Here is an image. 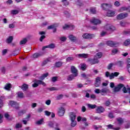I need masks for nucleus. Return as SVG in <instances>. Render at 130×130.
<instances>
[{"mask_svg": "<svg viewBox=\"0 0 130 130\" xmlns=\"http://www.w3.org/2000/svg\"><path fill=\"white\" fill-rule=\"evenodd\" d=\"M94 92L95 94H101L102 96H106L107 92H108V89L106 88H104L102 89L96 88L94 90Z\"/></svg>", "mask_w": 130, "mask_h": 130, "instance_id": "1", "label": "nucleus"}, {"mask_svg": "<svg viewBox=\"0 0 130 130\" xmlns=\"http://www.w3.org/2000/svg\"><path fill=\"white\" fill-rule=\"evenodd\" d=\"M70 119L71 120V126L75 127L77 125V121H76V114L74 112H71L70 115Z\"/></svg>", "mask_w": 130, "mask_h": 130, "instance_id": "2", "label": "nucleus"}, {"mask_svg": "<svg viewBox=\"0 0 130 130\" xmlns=\"http://www.w3.org/2000/svg\"><path fill=\"white\" fill-rule=\"evenodd\" d=\"M34 84L32 85V87L33 88H36L37 87H38L39 85H43V86H45L46 84L44 83V82L42 81V80H39L37 79H35L34 81Z\"/></svg>", "mask_w": 130, "mask_h": 130, "instance_id": "3", "label": "nucleus"}, {"mask_svg": "<svg viewBox=\"0 0 130 130\" xmlns=\"http://www.w3.org/2000/svg\"><path fill=\"white\" fill-rule=\"evenodd\" d=\"M101 8L104 11H108L109 9L112 8V5L110 4L103 3L101 4Z\"/></svg>", "mask_w": 130, "mask_h": 130, "instance_id": "4", "label": "nucleus"}, {"mask_svg": "<svg viewBox=\"0 0 130 130\" xmlns=\"http://www.w3.org/2000/svg\"><path fill=\"white\" fill-rule=\"evenodd\" d=\"M107 44L108 46H110L111 47H117L118 46H119V43L113 42L112 41H108L107 42Z\"/></svg>", "mask_w": 130, "mask_h": 130, "instance_id": "5", "label": "nucleus"}, {"mask_svg": "<svg viewBox=\"0 0 130 130\" xmlns=\"http://www.w3.org/2000/svg\"><path fill=\"white\" fill-rule=\"evenodd\" d=\"M9 104L12 107H13V108H15V109H19V104L18 103H17V102H16V101H9Z\"/></svg>", "mask_w": 130, "mask_h": 130, "instance_id": "6", "label": "nucleus"}, {"mask_svg": "<svg viewBox=\"0 0 130 130\" xmlns=\"http://www.w3.org/2000/svg\"><path fill=\"white\" fill-rule=\"evenodd\" d=\"M90 22L91 24H92L93 25H100V24H101L102 23V21L100 19L95 18L90 19Z\"/></svg>", "mask_w": 130, "mask_h": 130, "instance_id": "7", "label": "nucleus"}, {"mask_svg": "<svg viewBox=\"0 0 130 130\" xmlns=\"http://www.w3.org/2000/svg\"><path fill=\"white\" fill-rule=\"evenodd\" d=\"M95 111L96 113H99L100 114H101V113H103V112L105 111V109L102 106H98L96 107Z\"/></svg>", "mask_w": 130, "mask_h": 130, "instance_id": "8", "label": "nucleus"}, {"mask_svg": "<svg viewBox=\"0 0 130 130\" xmlns=\"http://www.w3.org/2000/svg\"><path fill=\"white\" fill-rule=\"evenodd\" d=\"M82 37L85 39H92V38L95 37V35L91 34H84Z\"/></svg>", "mask_w": 130, "mask_h": 130, "instance_id": "9", "label": "nucleus"}, {"mask_svg": "<svg viewBox=\"0 0 130 130\" xmlns=\"http://www.w3.org/2000/svg\"><path fill=\"white\" fill-rule=\"evenodd\" d=\"M100 85H101V77H97L95 78L94 86L95 87H100Z\"/></svg>", "mask_w": 130, "mask_h": 130, "instance_id": "10", "label": "nucleus"}, {"mask_svg": "<svg viewBox=\"0 0 130 130\" xmlns=\"http://www.w3.org/2000/svg\"><path fill=\"white\" fill-rule=\"evenodd\" d=\"M71 72L73 75L78 77L79 73H78V70L75 67V66H72L71 67Z\"/></svg>", "mask_w": 130, "mask_h": 130, "instance_id": "11", "label": "nucleus"}, {"mask_svg": "<svg viewBox=\"0 0 130 130\" xmlns=\"http://www.w3.org/2000/svg\"><path fill=\"white\" fill-rule=\"evenodd\" d=\"M87 61L90 63V64H95L99 62V60L98 59L89 58L87 60Z\"/></svg>", "mask_w": 130, "mask_h": 130, "instance_id": "12", "label": "nucleus"}, {"mask_svg": "<svg viewBox=\"0 0 130 130\" xmlns=\"http://www.w3.org/2000/svg\"><path fill=\"white\" fill-rule=\"evenodd\" d=\"M105 29L108 31H113L114 30H115V27L113 25L107 24L105 26Z\"/></svg>", "mask_w": 130, "mask_h": 130, "instance_id": "13", "label": "nucleus"}, {"mask_svg": "<svg viewBox=\"0 0 130 130\" xmlns=\"http://www.w3.org/2000/svg\"><path fill=\"white\" fill-rule=\"evenodd\" d=\"M64 108L60 107L58 111V115L59 116H63L64 115Z\"/></svg>", "mask_w": 130, "mask_h": 130, "instance_id": "14", "label": "nucleus"}, {"mask_svg": "<svg viewBox=\"0 0 130 130\" xmlns=\"http://www.w3.org/2000/svg\"><path fill=\"white\" fill-rule=\"evenodd\" d=\"M123 87H124V85L122 84H118L117 86H116L114 88V92H118L120 91V89H121V88H123Z\"/></svg>", "mask_w": 130, "mask_h": 130, "instance_id": "15", "label": "nucleus"}, {"mask_svg": "<svg viewBox=\"0 0 130 130\" xmlns=\"http://www.w3.org/2000/svg\"><path fill=\"white\" fill-rule=\"evenodd\" d=\"M55 47V45L54 44H50L47 46H45L43 47L42 50H45L46 48H50L51 49H53Z\"/></svg>", "mask_w": 130, "mask_h": 130, "instance_id": "16", "label": "nucleus"}, {"mask_svg": "<svg viewBox=\"0 0 130 130\" xmlns=\"http://www.w3.org/2000/svg\"><path fill=\"white\" fill-rule=\"evenodd\" d=\"M77 56L79 58H88V57L89 56V54H85V53L78 54L77 55Z\"/></svg>", "mask_w": 130, "mask_h": 130, "instance_id": "17", "label": "nucleus"}, {"mask_svg": "<svg viewBox=\"0 0 130 130\" xmlns=\"http://www.w3.org/2000/svg\"><path fill=\"white\" fill-rule=\"evenodd\" d=\"M62 28L63 30H68V29H74L75 26L74 25H70L68 24H66L64 26H63Z\"/></svg>", "mask_w": 130, "mask_h": 130, "instance_id": "18", "label": "nucleus"}, {"mask_svg": "<svg viewBox=\"0 0 130 130\" xmlns=\"http://www.w3.org/2000/svg\"><path fill=\"white\" fill-rule=\"evenodd\" d=\"M44 54V53L43 52H40L39 53H36L34 54L33 57L34 58H38V57H40V56H42Z\"/></svg>", "mask_w": 130, "mask_h": 130, "instance_id": "19", "label": "nucleus"}, {"mask_svg": "<svg viewBox=\"0 0 130 130\" xmlns=\"http://www.w3.org/2000/svg\"><path fill=\"white\" fill-rule=\"evenodd\" d=\"M68 38L70 39V40H71V41H73V42H76V41L78 40V39H77V37H76V36L73 35H70Z\"/></svg>", "mask_w": 130, "mask_h": 130, "instance_id": "20", "label": "nucleus"}, {"mask_svg": "<svg viewBox=\"0 0 130 130\" xmlns=\"http://www.w3.org/2000/svg\"><path fill=\"white\" fill-rule=\"evenodd\" d=\"M119 75V73L118 72L112 73L110 75V80H112V79H114V77H117Z\"/></svg>", "mask_w": 130, "mask_h": 130, "instance_id": "21", "label": "nucleus"}, {"mask_svg": "<svg viewBox=\"0 0 130 130\" xmlns=\"http://www.w3.org/2000/svg\"><path fill=\"white\" fill-rule=\"evenodd\" d=\"M30 117H31V115L30 114H28V115H27V117L24 118V119L22 120V122L23 123V124H27V122L29 121V119H30Z\"/></svg>", "mask_w": 130, "mask_h": 130, "instance_id": "22", "label": "nucleus"}, {"mask_svg": "<svg viewBox=\"0 0 130 130\" xmlns=\"http://www.w3.org/2000/svg\"><path fill=\"white\" fill-rule=\"evenodd\" d=\"M115 14V12L113 11H108L107 13V17H113L114 15Z\"/></svg>", "mask_w": 130, "mask_h": 130, "instance_id": "23", "label": "nucleus"}, {"mask_svg": "<svg viewBox=\"0 0 130 130\" xmlns=\"http://www.w3.org/2000/svg\"><path fill=\"white\" fill-rule=\"evenodd\" d=\"M54 124H55L56 127H57V126H58V124L57 123H55V122L54 123L52 121H49L48 122V125L50 127H53V126L54 125Z\"/></svg>", "mask_w": 130, "mask_h": 130, "instance_id": "24", "label": "nucleus"}, {"mask_svg": "<svg viewBox=\"0 0 130 130\" xmlns=\"http://www.w3.org/2000/svg\"><path fill=\"white\" fill-rule=\"evenodd\" d=\"M87 106L88 109H95L97 107V105H92L91 104H87Z\"/></svg>", "mask_w": 130, "mask_h": 130, "instance_id": "25", "label": "nucleus"}, {"mask_svg": "<svg viewBox=\"0 0 130 130\" xmlns=\"http://www.w3.org/2000/svg\"><path fill=\"white\" fill-rule=\"evenodd\" d=\"M76 77L77 76H75L74 74H71L69 75L68 77L67 78V80L68 81H73V80H74V79H75V78H76Z\"/></svg>", "mask_w": 130, "mask_h": 130, "instance_id": "26", "label": "nucleus"}, {"mask_svg": "<svg viewBox=\"0 0 130 130\" xmlns=\"http://www.w3.org/2000/svg\"><path fill=\"white\" fill-rule=\"evenodd\" d=\"M120 12H123V11H128V12H130V7H121L120 9Z\"/></svg>", "mask_w": 130, "mask_h": 130, "instance_id": "27", "label": "nucleus"}, {"mask_svg": "<svg viewBox=\"0 0 130 130\" xmlns=\"http://www.w3.org/2000/svg\"><path fill=\"white\" fill-rule=\"evenodd\" d=\"M79 68L81 71H85L86 69H87V66L86 64H81L79 66Z\"/></svg>", "mask_w": 130, "mask_h": 130, "instance_id": "28", "label": "nucleus"}, {"mask_svg": "<svg viewBox=\"0 0 130 130\" xmlns=\"http://www.w3.org/2000/svg\"><path fill=\"white\" fill-rule=\"evenodd\" d=\"M87 121V118L84 117V118H82V117L81 116H78L77 117V121Z\"/></svg>", "mask_w": 130, "mask_h": 130, "instance_id": "29", "label": "nucleus"}, {"mask_svg": "<svg viewBox=\"0 0 130 130\" xmlns=\"http://www.w3.org/2000/svg\"><path fill=\"white\" fill-rule=\"evenodd\" d=\"M61 66H62V62H61V61H57L55 63V67H56V68H60Z\"/></svg>", "mask_w": 130, "mask_h": 130, "instance_id": "30", "label": "nucleus"}, {"mask_svg": "<svg viewBox=\"0 0 130 130\" xmlns=\"http://www.w3.org/2000/svg\"><path fill=\"white\" fill-rule=\"evenodd\" d=\"M17 96L19 98L23 99L24 98V93L22 91H19L17 93Z\"/></svg>", "mask_w": 130, "mask_h": 130, "instance_id": "31", "label": "nucleus"}, {"mask_svg": "<svg viewBox=\"0 0 130 130\" xmlns=\"http://www.w3.org/2000/svg\"><path fill=\"white\" fill-rule=\"evenodd\" d=\"M13 36H10L6 40V42L7 43H12V42L13 41Z\"/></svg>", "mask_w": 130, "mask_h": 130, "instance_id": "32", "label": "nucleus"}, {"mask_svg": "<svg viewBox=\"0 0 130 130\" xmlns=\"http://www.w3.org/2000/svg\"><path fill=\"white\" fill-rule=\"evenodd\" d=\"M48 76V73L44 74L43 75H42L40 77V80H41L42 81H43V80L44 79H45V78H46V77H47Z\"/></svg>", "mask_w": 130, "mask_h": 130, "instance_id": "33", "label": "nucleus"}, {"mask_svg": "<svg viewBox=\"0 0 130 130\" xmlns=\"http://www.w3.org/2000/svg\"><path fill=\"white\" fill-rule=\"evenodd\" d=\"M21 89L23 91H26L27 89H28V85L26 84H23V85L21 86Z\"/></svg>", "mask_w": 130, "mask_h": 130, "instance_id": "34", "label": "nucleus"}, {"mask_svg": "<svg viewBox=\"0 0 130 130\" xmlns=\"http://www.w3.org/2000/svg\"><path fill=\"white\" fill-rule=\"evenodd\" d=\"M117 121H118L119 124H122V123H123V119H122V118L119 117L117 118Z\"/></svg>", "mask_w": 130, "mask_h": 130, "instance_id": "35", "label": "nucleus"}, {"mask_svg": "<svg viewBox=\"0 0 130 130\" xmlns=\"http://www.w3.org/2000/svg\"><path fill=\"white\" fill-rule=\"evenodd\" d=\"M49 61H50V60L48 59H47L44 60L41 64L42 67H44V66H45V64H47V63H48V62H49Z\"/></svg>", "mask_w": 130, "mask_h": 130, "instance_id": "36", "label": "nucleus"}, {"mask_svg": "<svg viewBox=\"0 0 130 130\" xmlns=\"http://www.w3.org/2000/svg\"><path fill=\"white\" fill-rule=\"evenodd\" d=\"M128 16V14H127V13H122L119 14L117 17H127Z\"/></svg>", "mask_w": 130, "mask_h": 130, "instance_id": "37", "label": "nucleus"}, {"mask_svg": "<svg viewBox=\"0 0 130 130\" xmlns=\"http://www.w3.org/2000/svg\"><path fill=\"white\" fill-rule=\"evenodd\" d=\"M27 39L24 38L22 40H21L20 42V45H23V44H26L27 43Z\"/></svg>", "mask_w": 130, "mask_h": 130, "instance_id": "38", "label": "nucleus"}, {"mask_svg": "<svg viewBox=\"0 0 130 130\" xmlns=\"http://www.w3.org/2000/svg\"><path fill=\"white\" fill-rule=\"evenodd\" d=\"M63 97V94H61L56 96L55 99L56 100H60L61 99H62Z\"/></svg>", "mask_w": 130, "mask_h": 130, "instance_id": "39", "label": "nucleus"}, {"mask_svg": "<svg viewBox=\"0 0 130 130\" xmlns=\"http://www.w3.org/2000/svg\"><path fill=\"white\" fill-rule=\"evenodd\" d=\"M130 44V40L127 39L124 42V45L125 46H127V45H129Z\"/></svg>", "mask_w": 130, "mask_h": 130, "instance_id": "40", "label": "nucleus"}, {"mask_svg": "<svg viewBox=\"0 0 130 130\" xmlns=\"http://www.w3.org/2000/svg\"><path fill=\"white\" fill-rule=\"evenodd\" d=\"M90 12L91 14H96V8H91L90 9Z\"/></svg>", "mask_w": 130, "mask_h": 130, "instance_id": "41", "label": "nucleus"}, {"mask_svg": "<svg viewBox=\"0 0 130 130\" xmlns=\"http://www.w3.org/2000/svg\"><path fill=\"white\" fill-rule=\"evenodd\" d=\"M107 128V129H114V127H113V125L110 124L109 125H106Z\"/></svg>", "mask_w": 130, "mask_h": 130, "instance_id": "42", "label": "nucleus"}, {"mask_svg": "<svg viewBox=\"0 0 130 130\" xmlns=\"http://www.w3.org/2000/svg\"><path fill=\"white\" fill-rule=\"evenodd\" d=\"M95 57L96 58H101L102 57V52H99L96 54Z\"/></svg>", "mask_w": 130, "mask_h": 130, "instance_id": "43", "label": "nucleus"}, {"mask_svg": "<svg viewBox=\"0 0 130 130\" xmlns=\"http://www.w3.org/2000/svg\"><path fill=\"white\" fill-rule=\"evenodd\" d=\"M47 90H49V91H57L58 89L57 88H56L55 87H51V88H47Z\"/></svg>", "mask_w": 130, "mask_h": 130, "instance_id": "44", "label": "nucleus"}, {"mask_svg": "<svg viewBox=\"0 0 130 130\" xmlns=\"http://www.w3.org/2000/svg\"><path fill=\"white\" fill-rule=\"evenodd\" d=\"M5 89L6 90H10L11 89V84L8 83L5 85Z\"/></svg>", "mask_w": 130, "mask_h": 130, "instance_id": "45", "label": "nucleus"}, {"mask_svg": "<svg viewBox=\"0 0 130 130\" xmlns=\"http://www.w3.org/2000/svg\"><path fill=\"white\" fill-rule=\"evenodd\" d=\"M18 13H19V10H14L11 11V14H12V15H17V14H18Z\"/></svg>", "mask_w": 130, "mask_h": 130, "instance_id": "46", "label": "nucleus"}, {"mask_svg": "<svg viewBox=\"0 0 130 130\" xmlns=\"http://www.w3.org/2000/svg\"><path fill=\"white\" fill-rule=\"evenodd\" d=\"M92 127L93 128H94V129H98V128H101L102 127V126L101 125L97 126L96 125H93Z\"/></svg>", "mask_w": 130, "mask_h": 130, "instance_id": "47", "label": "nucleus"}, {"mask_svg": "<svg viewBox=\"0 0 130 130\" xmlns=\"http://www.w3.org/2000/svg\"><path fill=\"white\" fill-rule=\"evenodd\" d=\"M116 64L117 66H118V67H122V65L123 64V62H122V61H118V62H117Z\"/></svg>", "mask_w": 130, "mask_h": 130, "instance_id": "48", "label": "nucleus"}, {"mask_svg": "<svg viewBox=\"0 0 130 130\" xmlns=\"http://www.w3.org/2000/svg\"><path fill=\"white\" fill-rule=\"evenodd\" d=\"M66 60H67V61H68V62H70V61L74 60V57H68L66 59Z\"/></svg>", "mask_w": 130, "mask_h": 130, "instance_id": "49", "label": "nucleus"}, {"mask_svg": "<svg viewBox=\"0 0 130 130\" xmlns=\"http://www.w3.org/2000/svg\"><path fill=\"white\" fill-rule=\"evenodd\" d=\"M43 121H44L43 119H41V120L37 121L36 123L37 124H38V125H40L42 124Z\"/></svg>", "mask_w": 130, "mask_h": 130, "instance_id": "50", "label": "nucleus"}, {"mask_svg": "<svg viewBox=\"0 0 130 130\" xmlns=\"http://www.w3.org/2000/svg\"><path fill=\"white\" fill-rule=\"evenodd\" d=\"M25 110H23L19 111L18 112L19 116H22V115H23V114H24V113H25Z\"/></svg>", "mask_w": 130, "mask_h": 130, "instance_id": "51", "label": "nucleus"}, {"mask_svg": "<svg viewBox=\"0 0 130 130\" xmlns=\"http://www.w3.org/2000/svg\"><path fill=\"white\" fill-rule=\"evenodd\" d=\"M57 81V77L54 76L52 78L51 81L53 83H55Z\"/></svg>", "mask_w": 130, "mask_h": 130, "instance_id": "52", "label": "nucleus"}, {"mask_svg": "<svg viewBox=\"0 0 130 130\" xmlns=\"http://www.w3.org/2000/svg\"><path fill=\"white\" fill-rule=\"evenodd\" d=\"M108 117H109V118H114L113 113L112 112L109 113Z\"/></svg>", "mask_w": 130, "mask_h": 130, "instance_id": "53", "label": "nucleus"}, {"mask_svg": "<svg viewBox=\"0 0 130 130\" xmlns=\"http://www.w3.org/2000/svg\"><path fill=\"white\" fill-rule=\"evenodd\" d=\"M54 28H55V24L48 26L47 29L48 30H50L51 29H53Z\"/></svg>", "mask_w": 130, "mask_h": 130, "instance_id": "54", "label": "nucleus"}, {"mask_svg": "<svg viewBox=\"0 0 130 130\" xmlns=\"http://www.w3.org/2000/svg\"><path fill=\"white\" fill-rule=\"evenodd\" d=\"M118 52V50L117 49H114L112 50V53L113 54H116V53H117Z\"/></svg>", "mask_w": 130, "mask_h": 130, "instance_id": "55", "label": "nucleus"}, {"mask_svg": "<svg viewBox=\"0 0 130 130\" xmlns=\"http://www.w3.org/2000/svg\"><path fill=\"white\" fill-rule=\"evenodd\" d=\"M114 5L115 7H119L120 6V3L118 1H116Z\"/></svg>", "mask_w": 130, "mask_h": 130, "instance_id": "56", "label": "nucleus"}, {"mask_svg": "<svg viewBox=\"0 0 130 130\" xmlns=\"http://www.w3.org/2000/svg\"><path fill=\"white\" fill-rule=\"evenodd\" d=\"M123 34H124V35H129V34H130V30L124 31H123Z\"/></svg>", "mask_w": 130, "mask_h": 130, "instance_id": "57", "label": "nucleus"}, {"mask_svg": "<svg viewBox=\"0 0 130 130\" xmlns=\"http://www.w3.org/2000/svg\"><path fill=\"white\" fill-rule=\"evenodd\" d=\"M45 115H47V116H49L50 114H51V112L48 111H45Z\"/></svg>", "mask_w": 130, "mask_h": 130, "instance_id": "58", "label": "nucleus"}, {"mask_svg": "<svg viewBox=\"0 0 130 130\" xmlns=\"http://www.w3.org/2000/svg\"><path fill=\"white\" fill-rule=\"evenodd\" d=\"M111 103H110V101H106L105 102V105L106 106H109V105H110Z\"/></svg>", "mask_w": 130, "mask_h": 130, "instance_id": "59", "label": "nucleus"}, {"mask_svg": "<svg viewBox=\"0 0 130 130\" xmlns=\"http://www.w3.org/2000/svg\"><path fill=\"white\" fill-rule=\"evenodd\" d=\"M1 71L3 74H6V68L5 67H2Z\"/></svg>", "mask_w": 130, "mask_h": 130, "instance_id": "60", "label": "nucleus"}, {"mask_svg": "<svg viewBox=\"0 0 130 130\" xmlns=\"http://www.w3.org/2000/svg\"><path fill=\"white\" fill-rule=\"evenodd\" d=\"M113 67V63H110L108 66V70H111V68Z\"/></svg>", "mask_w": 130, "mask_h": 130, "instance_id": "61", "label": "nucleus"}, {"mask_svg": "<svg viewBox=\"0 0 130 130\" xmlns=\"http://www.w3.org/2000/svg\"><path fill=\"white\" fill-rule=\"evenodd\" d=\"M60 40L61 41H63V42H64L67 40V37H62L61 38H60Z\"/></svg>", "mask_w": 130, "mask_h": 130, "instance_id": "62", "label": "nucleus"}, {"mask_svg": "<svg viewBox=\"0 0 130 130\" xmlns=\"http://www.w3.org/2000/svg\"><path fill=\"white\" fill-rule=\"evenodd\" d=\"M51 103V101L50 100H48L46 101L45 104L46 105H50Z\"/></svg>", "mask_w": 130, "mask_h": 130, "instance_id": "63", "label": "nucleus"}, {"mask_svg": "<svg viewBox=\"0 0 130 130\" xmlns=\"http://www.w3.org/2000/svg\"><path fill=\"white\" fill-rule=\"evenodd\" d=\"M122 91H123V93H127V88H126V87L123 86Z\"/></svg>", "mask_w": 130, "mask_h": 130, "instance_id": "64", "label": "nucleus"}]
</instances>
